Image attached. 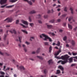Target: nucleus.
Returning a JSON list of instances; mask_svg holds the SVG:
<instances>
[{
  "mask_svg": "<svg viewBox=\"0 0 77 77\" xmlns=\"http://www.w3.org/2000/svg\"><path fill=\"white\" fill-rule=\"evenodd\" d=\"M69 56L68 55H65L64 56H62L61 57V58L60 59H62V60H65L63 61L62 60H60L58 62V63H61L62 65H64L65 63H66L67 62H68V60L69 58Z\"/></svg>",
  "mask_w": 77,
  "mask_h": 77,
  "instance_id": "nucleus-1",
  "label": "nucleus"
},
{
  "mask_svg": "<svg viewBox=\"0 0 77 77\" xmlns=\"http://www.w3.org/2000/svg\"><path fill=\"white\" fill-rule=\"evenodd\" d=\"M45 37V38L43 39L44 41H47V39H48L49 41L50 42H52L53 41L52 40V39H51V38H50V37H48V35H45L44 34H42V35H40V38H42V37Z\"/></svg>",
  "mask_w": 77,
  "mask_h": 77,
  "instance_id": "nucleus-2",
  "label": "nucleus"
},
{
  "mask_svg": "<svg viewBox=\"0 0 77 77\" xmlns=\"http://www.w3.org/2000/svg\"><path fill=\"white\" fill-rule=\"evenodd\" d=\"M61 52V50L60 49L57 52V53L55 54L54 55L55 56V58H56L57 59H60V58H61V57H57V56L58 55H59V54Z\"/></svg>",
  "mask_w": 77,
  "mask_h": 77,
  "instance_id": "nucleus-3",
  "label": "nucleus"
},
{
  "mask_svg": "<svg viewBox=\"0 0 77 77\" xmlns=\"http://www.w3.org/2000/svg\"><path fill=\"white\" fill-rule=\"evenodd\" d=\"M13 20H12V18H8L5 20H4V21H6L7 22H8V23H11V22Z\"/></svg>",
  "mask_w": 77,
  "mask_h": 77,
  "instance_id": "nucleus-4",
  "label": "nucleus"
},
{
  "mask_svg": "<svg viewBox=\"0 0 77 77\" xmlns=\"http://www.w3.org/2000/svg\"><path fill=\"white\" fill-rule=\"evenodd\" d=\"M7 2V0H1L0 1V4L1 5H3L6 3Z\"/></svg>",
  "mask_w": 77,
  "mask_h": 77,
  "instance_id": "nucleus-5",
  "label": "nucleus"
},
{
  "mask_svg": "<svg viewBox=\"0 0 77 77\" xmlns=\"http://www.w3.org/2000/svg\"><path fill=\"white\" fill-rule=\"evenodd\" d=\"M11 33H14V34H17V32L15 31V29H13V31L11 30L9 31Z\"/></svg>",
  "mask_w": 77,
  "mask_h": 77,
  "instance_id": "nucleus-6",
  "label": "nucleus"
},
{
  "mask_svg": "<svg viewBox=\"0 0 77 77\" xmlns=\"http://www.w3.org/2000/svg\"><path fill=\"white\" fill-rule=\"evenodd\" d=\"M21 21L24 24H26V25H28V23H27V22L23 20H22Z\"/></svg>",
  "mask_w": 77,
  "mask_h": 77,
  "instance_id": "nucleus-7",
  "label": "nucleus"
},
{
  "mask_svg": "<svg viewBox=\"0 0 77 77\" xmlns=\"http://www.w3.org/2000/svg\"><path fill=\"white\" fill-rule=\"evenodd\" d=\"M19 69L20 70H24V69H25L24 67L23 66H21L19 67Z\"/></svg>",
  "mask_w": 77,
  "mask_h": 77,
  "instance_id": "nucleus-8",
  "label": "nucleus"
},
{
  "mask_svg": "<svg viewBox=\"0 0 77 77\" xmlns=\"http://www.w3.org/2000/svg\"><path fill=\"white\" fill-rule=\"evenodd\" d=\"M23 47L24 48V51H25V52H26L27 51V49L26 48V46L24 45H23Z\"/></svg>",
  "mask_w": 77,
  "mask_h": 77,
  "instance_id": "nucleus-9",
  "label": "nucleus"
},
{
  "mask_svg": "<svg viewBox=\"0 0 77 77\" xmlns=\"http://www.w3.org/2000/svg\"><path fill=\"white\" fill-rule=\"evenodd\" d=\"M47 26L48 29H51L53 27V26L51 25H47Z\"/></svg>",
  "mask_w": 77,
  "mask_h": 77,
  "instance_id": "nucleus-10",
  "label": "nucleus"
},
{
  "mask_svg": "<svg viewBox=\"0 0 77 77\" xmlns=\"http://www.w3.org/2000/svg\"><path fill=\"white\" fill-rule=\"evenodd\" d=\"M58 68H60V69H61V70L62 71H63V67L62 66H58Z\"/></svg>",
  "mask_w": 77,
  "mask_h": 77,
  "instance_id": "nucleus-11",
  "label": "nucleus"
},
{
  "mask_svg": "<svg viewBox=\"0 0 77 77\" xmlns=\"http://www.w3.org/2000/svg\"><path fill=\"white\" fill-rule=\"evenodd\" d=\"M21 31L22 32H23V33H26V34H27L28 33V32H27L25 30H24L23 29L21 30Z\"/></svg>",
  "mask_w": 77,
  "mask_h": 77,
  "instance_id": "nucleus-12",
  "label": "nucleus"
},
{
  "mask_svg": "<svg viewBox=\"0 0 77 77\" xmlns=\"http://www.w3.org/2000/svg\"><path fill=\"white\" fill-rule=\"evenodd\" d=\"M35 13H36V12L35 11L33 10L30 12L29 14H35Z\"/></svg>",
  "mask_w": 77,
  "mask_h": 77,
  "instance_id": "nucleus-13",
  "label": "nucleus"
},
{
  "mask_svg": "<svg viewBox=\"0 0 77 77\" xmlns=\"http://www.w3.org/2000/svg\"><path fill=\"white\" fill-rule=\"evenodd\" d=\"M56 45L59 47L60 45V42L59 41H58L57 42V44H56Z\"/></svg>",
  "mask_w": 77,
  "mask_h": 77,
  "instance_id": "nucleus-14",
  "label": "nucleus"
},
{
  "mask_svg": "<svg viewBox=\"0 0 77 77\" xmlns=\"http://www.w3.org/2000/svg\"><path fill=\"white\" fill-rule=\"evenodd\" d=\"M14 5L7 6L6 7V8H12V7H14Z\"/></svg>",
  "mask_w": 77,
  "mask_h": 77,
  "instance_id": "nucleus-15",
  "label": "nucleus"
},
{
  "mask_svg": "<svg viewBox=\"0 0 77 77\" xmlns=\"http://www.w3.org/2000/svg\"><path fill=\"white\" fill-rule=\"evenodd\" d=\"M48 63L50 65L51 63H53V61H52V60H50L48 61Z\"/></svg>",
  "mask_w": 77,
  "mask_h": 77,
  "instance_id": "nucleus-16",
  "label": "nucleus"
},
{
  "mask_svg": "<svg viewBox=\"0 0 77 77\" xmlns=\"http://www.w3.org/2000/svg\"><path fill=\"white\" fill-rule=\"evenodd\" d=\"M48 34H49V35H52V36H55V34H54V33L53 32V33H51V32H49L48 33Z\"/></svg>",
  "mask_w": 77,
  "mask_h": 77,
  "instance_id": "nucleus-17",
  "label": "nucleus"
},
{
  "mask_svg": "<svg viewBox=\"0 0 77 77\" xmlns=\"http://www.w3.org/2000/svg\"><path fill=\"white\" fill-rule=\"evenodd\" d=\"M60 73V71L59 70H57V72L56 73V74H58Z\"/></svg>",
  "mask_w": 77,
  "mask_h": 77,
  "instance_id": "nucleus-18",
  "label": "nucleus"
},
{
  "mask_svg": "<svg viewBox=\"0 0 77 77\" xmlns=\"http://www.w3.org/2000/svg\"><path fill=\"white\" fill-rule=\"evenodd\" d=\"M68 26L69 28V29H72V26L69 25V24H68Z\"/></svg>",
  "mask_w": 77,
  "mask_h": 77,
  "instance_id": "nucleus-19",
  "label": "nucleus"
},
{
  "mask_svg": "<svg viewBox=\"0 0 77 77\" xmlns=\"http://www.w3.org/2000/svg\"><path fill=\"white\" fill-rule=\"evenodd\" d=\"M72 45L74 46L75 45V42L74 41V40H72Z\"/></svg>",
  "mask_w": 77,
  "mask_h": 77,
  "instance_id": "nucleus-20",
  "label": "nucleus"
},
{
  "mask_svg": "<svg viewBox=\"0 0 77 77\" xmlns=\"http://www.w3.org/2000/svg\"><path fill=\"white\" fill-rule=\"evenodd\" d=\"M70 10L71 11V14H73L74 13L73 12V9H72V8H70Z\"/></svg>",
  "mask_w": 77,
  "mask_h": 77,
  "instance_id": "nucleus-21",
  "label": "nucleus"
},
{
  "mask_svg": "<svg viewBox=\"0 0 77 77\" xmlns=\"http://www.w3.org/2000/svg\"><path fill=\"white\" fill-rule=\"evenodd\" d=\"M19 41L20 42H21V39H22V36H20L19 37Z\"/></svg>",
  "mask_w": 77,
  "mask_h": 77,
  "instance_id": "nucleus-22",
  "label": "nucleus"
},
{
  "mask_svg": "<svg viewBox=\"0 0 77 77\" xmlns=\"http://www.w3.org/2000/svg\"><path fill=\"white\" fill-rule=\"evenodd\" d=\"M69 62H72V57H71L69 59Z\"/></svg>",
  "mask_w": 77,
  "mask_h": 77,
  "instance_id": "nucleus-23",
  "label": "nucleus"
},
{
  "mask_svg": "<svg viewBox=\"0 0 77 77\" xmlns=\"http://www.w3.org/2000/svg\"><path fill=\"white\" fill-rule=\"evenodd\" d=\"M6 37H7V34H5L4 36V40H6Z\"/></svg>",
  "mask_w": 77,
  "mask_h": 77,
  "instance_id": "nucleus-24",
  "label": "nucleus"
},
{
  "mask_svg": "<svg viewBox=\"0 0 77 77\" xmlns=\"http://www.w3.org/2000/svg\"><path fill=\"white\" fill-rule=\"evenodd\" d=\"M10 2H11V3H14V2H16V1L15 0H10Z\"/></svg>",
  "mask_w": 77,
  "mask_h": 77,
  "instance_id": "nucleus-25",
  "label": "nucleus"
},
{
  "mask_svg": "<svg viewBox=\"0 0 77 77\" xmlns=\"http://www.w3.org/2000/svg\"><path fill=\"white\" fill-rule=\"evenodd\" d=\"M37 57H38L40 59H41V60H42L43 59V58H42V57L39 56H37Z\"/></svg>",
  "mask_w": 77,
  "mask_h": 77,
  "instance_id": "nucleus-26",
  "label": "nucleus"
},
{
  "mask_svg": "<svg viewBox=\"0 0 77 77\" xmlns=\"http://www.w3.org/2000/svg\"><path fill=\"white\" fill-rule=\"evenodd\" d=\"M51 50H52V47H51V46H50L49 48V52L51 53Z\"/></svg>",
  "mask_w": 77,
  "mask_h": 77,
  "instance_id": "nucleus-27",
  "label": "nucleus"
},
{
  "mask_svg": "<svg viewBox=\"0 0 77 77\" xmlns=\"http://www.w3.org/2000/svg\"><path fill=\"white\" fill-rule=\"evenodd\" d=\"M45 45H48L49 43L48 42H45L44 43Z\"/></svg>",
  "mask_w": 77,
  "mask_h": 77,
  "instance_id": "nucleus-28",
  "label": "nucleus"
},
{
  "mask_svg": "<svg viewBox=\"0 0 77 77\" xmlns=\"http://www.w3.org/2000/svg\"><path fill=\"white\" fill-rule=\"evenodd\" d=\"M20 25H21V26H23V28H27V26H26L23 25V24H21V23H20Z\"/></svg>",
  "mask_w": 77,
  "mask_h": 77,
  "instance_id": "nucleus-29",
  "label": "nucleus"
},
{
  "mask_svg": "<svg viewBox=\"0 0 77 77\" xmlns=\"http://www.w3.org/2000/svg\"><path fill=\"white\" fill-rule=\"evenodd\" d=\"M39 51H40V48H39L36 51L37 53H39Z\"/></svg>",
  "mask_w": 77,
  "mask_h": 77,
  "instance_id": "nucleus-30",
  "label": "nucleus"
},
{
  "mask_svg": "<svg viewBox=\"0 0 77 77\" xmlns=\"http://www.w3.org/2000/svg\"><path fill=\"white\" fill-rule=\"evenodd\" d=\"M0 74H2V75H5V73L4 72H3L2 71L0 72Z\"/></svg>",
  "mask_w": 77,
  "mask_h": 77,
  "instance_id": "nucleus-31",
  "label": "nucleus"
},
{
  "mask_svg": "<svg viewBox=\"0 0 77 77\" xmlns=\"http://www.w3.org/2000/svg\"><path fill=\"white\" fill-rule=\"evenodd\" d=\"M44 73L45 74L47 73V70L46 69H45L43 70Z\"/></svg>",
  "mask_w": 77,
  "mask_h": 77,
  "instance_id": "nucleus-32",
  "label": "nucleus"
},
{
  "mask_svg": "<svg viewBox=\"0 0 77 77\" xmlns=\"http://www.w3.org/2000/svg\"><path fill=\"white\" fill-rule=\"evenodd\" d=\"M67 38V37H66V36H65L63 38V40L64 41H66V40Z\"/></svg>",
  "mask_w": 77,
  "mask_h": 77,
  "instance_id": "nucleus-33",
  "label": "nucleus"
},
{
  "mask_svg": "<svg viewBox=\"0 0 77 77\" xmlns=\"http://www.w3.org/2000/svg\"><path fill=\"white\" fill-rule=\"evenodd\" d=\"M73 18L72 17H70L68 19L69 21H71V19H72Z\"/></svg>",
  "mask_w": 77,
  "mask_h": 77,
  "instance_id": "nucleus-34",
  "label": "nucleus"
},
{
  "mask_svg": "<svg viewBox=\"0 0 77 77\" xmlns=\"http://www.w3.org/2000/svg\"><path fill=\"white\" fill-rule=\"evenodd\" d=\"M29 25L30 26H31V27H33V26H34V24H33V23H29Z\"/></svg>",
  "mask_w": 77,
  "mask_h": 77,
  "instance_id": "nucleus-35",
  "label": "nucleus"
},
{
  "mask_svg": "<svg viewBox=\"0 0 77 77\" xmlns=\"http://www.w3.org/2000/svg\"><path fill=\"white\" fill-rule=\"evenodd\" d=\"M67 15V14H63V15H62V17H66V16Z\"/></svg>",
  "mask_w": 77,
  "mask_h": 77,
  "instance_id": "nucleus-36",
  "label": "nucleus"
},
{
  "mask_svg": "<svg viewBox=\"0 0 77 77\" xmlns=\"http://www.w3.org/2000/svg\"><path fill=\"white\" fill-rule=\"evenodd\" d=\"M50 22H51V23H53L54 22V20H52L50 21Z\"/></svg>",
  "mask_w": 77,
  "mask_h": 77,
  "instance_id": "nucleus-37",
  "label": "nucleus"
},
{
  "mask_svg": "<svg viewBox=\"0 0 77 77\" xmlns=\"http://www.w3.org/2000/svg\"><path fill=\"white\" fill-rule=\"evenodd\" d=\"M72 54L73 56H75V55H77V53H74V52H72Z\"/></svg>",
  "mask_w": 77,
  "mask_h": 77,
  "instance_id": "nucleus-38",
  "label": "nucleus"
},
{
  "mask_svg": "<svg viewBox=\"0 0 77 77\" xmlns=\"http://www.w3.org/2000/svg\"><path fill=\"white\" fill-rule=\"evenodd\" d=\"M7 6V5H6V4L4 5H3V6H1V8H5V6Z\"/></svg>",
  "mask_w": 77,
  "mask_h": 77,
  "instance_id": "nucleus-39",
  "label": "nucleus"
},
{
  "mask_svg": "<svg viewBox=\"0 0 77 77\" xmlns=\"http://www.w3.org/2000/svg\"><path fill=\"white\" fill-rule=\"evenodd\" d=\"M29 20L30 22H31V21H32V20L31 19V17H29Z\"/></svg>",
  "mask_w": 77,
  "mask_h": 77,
  "instance_id": "nucleus-40",
  "label": "nucleus"
},
{
  "mask_svg": "<svg viewBox=\"0 0 77 77\" xmlns=\"http://www.w3.org/2000/svg\"><path fill=\"white\" fill-rule=\"evenodd\" d=\"M37 17H38V18H40L41 17V16L40 14H39L38 15H37Z\"/></svg>",
  "mask_w": 77,
  "mask_h": 77,
  "instance_id": "nucleus-41",
  "label": "nucleus"
},
{
  "mask_svg": "<svg viewBox=\"0 0 77 77\" xmlns=\"http://www.w3.org/2000/svg\"><path fill=\"white\" fill-rule=\"evenodd\" d=\"M66 9H67L66 7H65L64 8V11H65L66 12V11H67V10Z\"/></svg>",
  "mask_w": 77,
  "mask_h": 77,
  "instance_id": "nucleus-42",
  "label": "nucleus"
},
{
  "mask_svg": "<svg viewBox=\"0 0 77 77\" xmlns=\"http://www.w3.org/2000/svg\"><path fill=\"white\" fill-rule=\"evenodd\" d=\"M18 23H19V20H17L16 22V24H18Z\"/></svg>",
  "mask_w": 77,
  "mask_h": 77,
  "instance_id": "nucleus-43",
  "label": "nucleus"
},
{
  "mask_svg": "<svg viewBox=\"0 0 77 77\" xmlns=\"http://www.w3.org/2000/svg\"><path fill=\"white\" fill-rule=\"evenodd\" d=\"M9 69H10V68H7V69H5V71H7V70H8V71H9Z\"/></svg>",
  "mask_w": 77,
  "mask_h": 77,
  "instance_id": "nucleus-44",
  "label": "nucleus"
},
{
  "mask_svg": "<svg viewBox=\"0 0 77 77\" xmlns=\"http://www.w3.org/2000/svg\"><path fill=\"white\" fill-rule=\"evenodd\" d=\"M26 44L27 45H29V44H30V43L29 42H25Z\"/></svg>",
  "mask_w": 77,
  "mask_h": 77,
  "instance_id": "nucleus-45",
  "label": "nucleus"
},
{
  "mask_svg": "<svg viewBox=\"0 0 77 77\" xmlns=\"http://www.w3.org/2000/svg\"><path fill=\"white\" fill-rule=\"evenodd\" d=\"M48 17V16L47 15H45L44 16V18H47Z\"/></svg>",
  "mask_w": 77,
  "mask_h": 77,
  "instance_id": "nucleus-46",
  "label": "nucleus"
},
{
  "mask_svg": "<svg viewBox=\"0 0 77 77\" xmlns=\"http://www.w3.org/2000/svg\"><path fill=\"white\" fill-rule=\"evenodd\" d=\"M32 39H34V37H31V38L30 39V41H32Z\"/></svg>",
  "mask_w": 77,
  "mask_h": 77,
  "instance_id": "nucleus-47",
  "label": "nucleus"
},
{
  "mask_svg": "<svg viewBox=\"0 0 77 77\" xmlns=\"http://www.w3.org/2000/svg\"><path fill=\"white\" fill-rule=\"evenodd\" d=\"M5 68H6V66H4V69L3 70L4 71H5Z\"/></svg>",
  "mask_w": 77,
  "mask_h": 77,
  "instance_id": "nucleus-48",
  "label": "nucleus"
},
{
  "mask_svg": "<svg viewBox=\"0 0 77 77\" xmlns=\"http://www.w3.org/2000/svg\"><path fill=\"white\" fill-rule=\"evenodd\" d=\"M38 23H40V24L42 23V22L41 20H38Z\"/></svg>",
  "mask_w": 77,
  "mask_h": 77,
  "instance_id": "nucleus-49",
  "label": "nucleus"
},
{
  "mask_svg": "<svg viewBox=\"0 0 77 77\" xmlns=\"http://www.w3.org/2000/svg\"><path fill=\"white\" fill-rule=\"evenodd\" d=\"M66 23H63V25L64 26H66Z\"/></svg>",
  "mask_w": 77,
  "mask_h": 77,
  "instance_id": "nucleus-50",
  "label": "nucleus"
},
{
  "mask_svg": "<svg viewBox=\"0 0 77 77\" xmlns=\"http://www.w3.org/2000/svg\"><path fill=\"white\" fill-rule=\"evenodd\" d=\"M51 12V11L50 10H48V14H49V13H50Z\"/></svg>",
  "mask_w": 77,
  "mask_h": 77,
  "instance_id": "nucleus-51",
  "label": "nucleus"
},
{
  "mask_svg": "<svg viewBox=\"0 0 77 77\" xmlns=\"http://www.w3.org/2000/svg\"><path fill=\"white\" fill-rule=\"evenodd\" d=\"M0 54H1V55H3V53L1 51H0Z\"/></svg>",
  "mask_w": 77,
  "mask_h": 77,
  "instance_id": "nucleus-52",
  "label": "nucleus"
},
{
  "mask_svg": "<svg viewBox=\"0 0 77 77\" xmlns=\"http://www.w3.org/2000/svg\"><path fill=\"white\" fill-rule=\"evenodd\" d=\"M68 53L69 55H72V54L70 52H68Z\"/></svg>",
  "mask_w": 77,
  "mask_h": 77,
  "instance_id": "nucleus-53",
  "label": "nucleus"
},
{
  "mask_svg": "<svg viewBox=\"0 0 77 77\" xmlns=\"http://www.w3.org/2000/svg\"><path fill=\"white\" fill-rule=\"evenodd\" d=\"M57 21L58 22H60V19H58L57 20Z\"/></svg>",
  "mask_w": 77,
  "mask_h": 77,
  "instance_id": "nucleus-54",
  "label": "nucleus"
},
{
  "mask_svg": "<svg viewBox=\"0 0 77 77\" xmlns=\"http://www.w3.org/2000/svg\"><path fill=\"white\" fill-rule=\"evenodd\" d=\"M60 5H58L57 7L56 8H60Z\"/></svg>",
  "mask_w": 77,
  "mask_h": 77,
  "instance_id": "nucleus-55",
  "label": "nucleus"
},
{
  "mask_svg": "<svg viewBox=\"0 0 77 77\" xmlns=\"http://www.w3.org/2000/svg\"><path fill=\"white\" fill-rule=\"evenodd\" d=\"M74 65H75L74 64H72L71 65V66H74Z\"/></svg>",
  "mask_w": 77,
  "mask_h": 77,
  "instance_id": "nucleus-56",
  "label": "nucleus"
},
{
  "mask_svg": "<svg viewBox=\"0 0 77 77\" xmlns=\"http://www.w3.org/2000/svg\"><path fill=\"white\" fill-rule=\"evenodd\" d=\"M77 27H76L74 29V30H77Z\"/></svg>",
  "mask_w": 77,
  "mask_h": 77,
  "instance_id": "nucleus-57",
  "label": "nucleus"
},
{
  "mask_svg": "<svg viewBox=\"0 0 77 77\" xmlns=\"http://www.w3.org/2000/svg\"><path fill=\"white\" fill-rule=\"evenodd\" d=\"M63 31V30L62 29H60L59 30L60 32H62Z\"/></svg>",
  "mask_w": 77,
  "mask_h": 77,
  "instance_id": "nucleus-58",
  "label": "nucleus"
},
{
  "mask_svg": "<svg viewBox=\"0 0 77 77\" xmlns=\"http://www.w3.org/2000/svg\"><path fill=\"white\" fill-rule=\"evenodd\" d=\"M10 25H7L6 26V27H10Z\"/></svg>",
  "mask_w": 77,
  "mask_h": 77,
  "instance_id": "nucleus-59",
  "label": "nucleus"
},
{
  "mask_svg": "<svg viewBox=\"0 0 77 77\" xmlns=\"http://www.w3.org/2000/svg\"><path fill=\"white\" fill-rule=\"evenodd\" d=\"M66 47H69V45L67 44V45H66Z\"/></svg>",
  "mask_w": 77,
  "mask_h": 77,
  "instance_id": "nucleus-60",
  "label": "nucleus"
},
{
  "mask_svg": "<svg viewBox=\"0 0 77 77\" xmlns=\"http://www.w3.org/2000/svg\"><path fill=\"white\" fill-rule=\"evenodd\" d=\"M57 11H60V8H58L57 9Z\"/></svg>",
  "mask_w": 77,
  "mask_h": 77,
  "instance_id": "nucleus-61",
  "label": "nucleus"
},
{
  "mask_svg": "<svg viewBox=\"0 0 77 77\" xmlns=\"http://www.w3.org/2000/svg\"><path fill=\"white\" fill-rule=\"evenodd\" d=\"M6 55H7V56H9V54H8V53H5Z\"/></svg>",
  "mask_w": 77,
  "mask_h": 77,
  "instance_id": "nucleus-62",
  "label": "nucleus"
},
{
  "mask_svg": "<svg viewBox=\"0 0 77 77\" xmlns=\"http://www.w3.org/2000/svg\"><path fill=\"white\" fill-rule=\"evenodd\" d=\"M14 77H17V75H16V74H15L14 75Z\"/></svg>",
  "mask_w": 77,
  "mask_h": 77,
  "instance_id": "nucleus-63",
  "label": "nucleus"
},
{
  "mask_svg": "<svg viewBox=\"0 0 77 77\" xmlns=\"http://www.w3.org/2000/svg\"><path fill=\"white\" fill-rule=\"evenodd\" d=\"M5 76L4 75H1L0 76V77H4Z\"/></svg>",
  "mask_w": 77,
  "mask_h": 77,
  "instance_id": "nucleus-64",
  "label": "nucleus"
}]
</instances>
